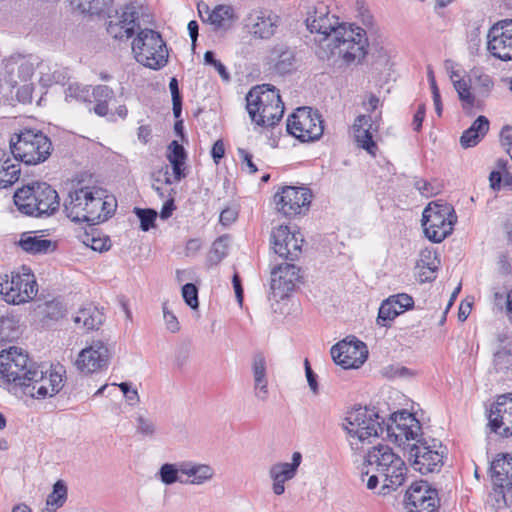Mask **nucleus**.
Returning a JSON list of instances; mask_svg holds the SVG:
<instances>
[{
	"label": "nucleus",
	"instance_id": "obj_43",
	"mask_svg": "<svg viewBox=\"0 0 512 512\" xmlns=\"http://www.w3.org/2000/svg\"><path fill=\"white\" fill-rule=\"evenodd\" d=\"M181 462L178 464L174 463H165L163 464L159 471L158 475L162 483L165 485H172L176 482L183 483V480L179 477L181 474Z\"/></svg>",
	"mask_w": 512,
	"mask_h": 512
},
{
	"label": "nucleus",
	"instance_id": "obj_8",
	"mask_svg": "<svg viewBox=\"0 0 512 512\" xmlns=\"http://www.w3.org/2000/svg\"><path fill=\"white\" fill-rule=\"evenodd\" d=\"M136 61L150 69H160L168 62V51L161 35L152 29H142L132 42Z\"/></svg>",
	"mask_w": 512,
	"mask_h": 512
},
{
	"label": "nucleus",
	"instance_id": "obj_52",
	"mask_svg": "<svg viewBox=\"0 0 512 512\" xmlns=\"http://www.w3.org/2000/svg\"><path fill=\"white\" fill-rule=\"evenodd\" d=\"M475 78V85L484 95H488L494 86L493 79L488 75L479 70L473 71Z\"/></svg>",
	"mask_w": 512,
	"mask_h": 512
},
{
	"label": "nucleus",
	"instance_id": "obj_29",
	"mask_svg": "<svg viewBox=\"0 0 512 512\" xmlns=\"http://www.w3.org/2000/svg\"><path fill=\"white\" fill-rule=\"evenodd\" d=\"M181 475L187 476L183 480L184 484L204 485L210 482L215 476V470L208 464L196 463L191 461L181 462Z\"/></svg>",
	"mask_w": 512,
	"mask_h": 512
},
{
	"label": "nucleus",
	"instance_id": "obj_62",
	"mask_svg": "<svg viewBox=\"0 0 512 512\" xmlns=\"http://www.w3.org/2000/svg\"><path fill=\"white\" fill-rule=\"evenodd\" d=\"M483 137L477 133L465 130L460 137V144L464 149L476 146Z\"/></svg>",
	"mask_w": 512,
	"mask_h": 512
},
{
	"label": "nucleus",
	"instance_id": "obj_18",
	"mask_svg": "<svg viewBox=\"0 0 512 512\" xmlns=\"http://www.w3.org/2000/svg\"><path fill=\"white\" fill-rule=\"evenodd\" d=\"M111 359V351L101 340L93 341L82 349L76 358V368L84 374H91L107 369Z\"/></svg>",
	"mask_w": 512,
	"mask_h": 512
},
{
	"label": "nucleus",
	"instance_id": "obj_45",
	"mask_svg": "<svg viewBox=\"0 0 512 512\" xmlns=\"http://www.w3.org/2000/svg\"><path fill=\"white\" fill-rule=\"evenodd\" d=\"M38 79V82L42 86H50L54 82V76L51 73L50 66L44 62L39 61L35 58V76Z\"/></svg>",
	"mask_w": 512,
	"mask_h": 512
},
{
	"label": "nucleus",
	"instance_id": "obj_1",
	"mask_svg": "<svg viewBox=\"0 0 512 512\" xmlns=\"http://www.w3.org/2000/svg\"><path fill=\"white\" fill-rule=\"evenodd\" d=\"M306 26L315 34L316 53L322 60L341 58L346 64L360 63L368 52L366 31L354 24L340 21L323 2H317L307 11Z\"/></svg>",
	"mask_w": 512,
	"mask_h": 512
},
{
	"label": "nucleus",
	"instance_id": "obj_7",
	"mask_svg": "<svg viewBox=\"0 0 512 512\" xmlns=\"http://www.w3.org/2000/svg\"><path fill=\"white\" fill-rule=\"evenodd\" d=\"M28 355L18 347H10L0 353V379L15 394L22 393L30 377L32 366Z\"/></svg>",
	"mask_w": 512,
	"mask_h": 512
},
{
	"label": "nucleus",
	"instance_id": "obj_34",
	"mask_svg": "<svg viewBox=\"0 0 512 512\" xmlns=\"http://www.w3.org/2000/svg\"><path fill=\"white\" fill-rule=\"evenodd\" d=\"M206 13L208 14L207 21L215 30L226 31L237 20L234 9L229 5H218L212 11H209L208 6H206Z\"/></svg>",
	"mask_w": 512,
	"mask_h": 512
},
{
	"label": "nucleus",
	"instance_id": "obj_5",
	"mask_svg": "<svg viewBox=\"0 0 512 512\" xmlns=\"http://www.w3.org/2000/svg\"><path fill=\"white\" fill-rule=\"evenodd\" d=\"M11 153L26 165L45 162L52 151L51 140L40 130L23 129L10 138Z\"/></svg>",
	"mask_w": 512,
	"mask_h": 512
},
{
	"label": "nucleus",
	"instance_id": "obj_64",
	"mask_svg": "<svg viewBox=\"0 0 512 512\" xmlns=\"http://www.w3.org/2000/svg\"><path fill=\"white\" fill-rule=\"evenodd\" d=\"M211 254L215 255L216 261H221L227 254L226 245L222 238L217 239L211 249Z\"/></svg>",
	"mask_w": 512,
	"mask_h": 512
},
{
	"label": "nucleus",
	"instance_id": "obj_25",
	"mask_svg": "<svg viewBox=\"0 0 512 512\" xmlns=\"http://www.w3.org/2000/svg\"><path fill=\"white\" fill-rule=\"evenodd\" d=\"M300 279V270L294 264L283 263L271 270L270 288L275 298L283 299Z\"/></svg>",
	"mask_w": 512,
	"mask_h": 512
},
{
	"label": "nucleus",
	"instance_id": "obj_54",
	"mask_svg": "<svg viewBox=\"0 0 512 512\" xmlns=\"http://www.w3.org/2000/svg\"><path fill=\"white\" fill-rule=\"evenodd\" d=\"M90 93L95 102H108L113 97V90L107 85L90 86Z\"/></svg>",
	"mask_w": 512,
	"mask_h": 512
},
{
	"label": "nucleus",
	"instance_id": "obj_59",
	"mask_svg": "<svg viewBox=\"0 0 512 512\" xmlns=\"http://www.w3.org/2000/svg\"><path fill=\"white\" fill-rule=\"evenodd\" d=\"M415 188L425 197H432L439 192V188L424 179L415 181Z\"/></svg>",
	"mask_w": 512,
	"mask_h": 512
},
{
	"label": "nucleus",
	"instance_id": "obj_31",
	"mask_svg": "<svg viewBox=\"0 0 512 512\" xmlns=\"http://www.w3.org/2000/svg\"><path fill=\"white\" fill-rule=\"evenodd\" d=\"M266 370L265 357L260 353L254 355L252 359V373L255 397L261 401H266L268 398V380Z\"/></svg>",
	"mask_w": 512,
	"mask_h": 512
},
{
	"label": "nucleus",
	"instance_id": "obj_27",
	"mask_svg": "<svg viewBox=\"0 0 512 512\" xmlns=\"http://www.w3.org/2000/svg\"><path fill=\"white\" fill-rule=\"evenodd\" d=\"M387 432L389 435L395 436L397 441L405 439L415 440L418 443V440L424 439L420 422L413 414L405 411L395 414L392 423L387 425Z\"/></svg>",
	"mask_w": 512,
	"mask_h": 512
},
{
	"label": "nucleus",
	"instance_id": "obj_46",
	"mask_svg": "<svg viewBox=\"0 0 512 512\" xmlns=\"http://www.w3.org/2000/svg\"><path fill=\"white\" fill-rule=\"evenodd\" d=\"M453 86L458 94L459 99L462 101L463 106L470 108L473 107L475 104V97L470 91V84L462 78Z\"/></svg>",
	"mask_w": 512,
	"mask_h": 512
},
{
	"label": "nucleus",
	"instance_id": "obj_13",
	"mask_svg": "<svg viewBox=\"0 0 512 512\" xmlns=\"http://www.w3.org/2000/svg\"><path fill=\"white\" fill-rule=\"evenodd\" d=\"M446 448L437 439H422L409 450L412 467L421 474L439 472L444 464Z\"/></svg>",
	"mask_w": 512,
	"mask_h": 512
},
{
	"label": "nucleus",
	"instance_id": "obj_63",
	"mask_svg": "<svg viewBox=\"0 0 512 512\" xmlns=\"http://www.w3.org/2000/svg\"><path fill=\"white\" fill-rule=\"evenodd\" d=\"M237 217H238V211L236 209L226 208V209L222 210V212L220 213L219 220L223 226H229L230 224L235 222Z\"/></svg>",
	"mask_w": 512,
	"mask_h": 512
},
{
	"label": "nucleus",
	"instance_id": "obj_19",
	"mask_svg": "<svg viewBox=\"0 0 512 512\" xmlns=\"http://www.w3.org/2000/svg\"><path fill=\"white\" fill-rule=\"evenodd\" d=\"M280 22V17L272 10L258 9L244 19V28L253 38L267 40L275 35Z\"/></svg>",
	"mask_w": 512,
	"mask_h": 512
},
{
	"label": "nucleus",
	"instance_id": "obj_20",
	"mask_svg": "<svg viewBox=\"0 0 512 512\" xmlns=\"http://www.w3.org/2000/svg\"><path fill=\"white\" fill-rule=\"evenodd\" d=\"M438 503L437 491L427 482L413 483L406 491L405 507L408 512H436Z\"/></svg>",
	"mask_w": 512,
	"mask_h": 512
},
{
	"label": "nucleus",
	"instance_id": "obj_10",
	"mask_svg": "<svg viewBox=\"0 0 512 512\" xmlns=\"http://www.w3.org/2000/svg\"><path fill=\"white\" fill-rule=\"evenodd\" d=\"M64 373L63 367H50L44 370L43 366H32L30 377L22 394L32 398L44 399L46 397H53L58 394L64 386Z\"/></svg>",
	"mask_w": 512,
	"mask_h": 512
},
{
	"label": "nucleus",
	"instance_id": "obj_15",
	"mask_svg": "<svg viewBox=\"0 0 512 512\" xmlns=\"http://www.w3.org/2000/svg\"><path fill=\"white\" fill-rule=\"evenodd\" d=\"M331 355L344 369L359 368L368 357V349L364 342L350 336L332 346Z\"/></svg>",
	"mask_w": 512,
	"mask_h": 512
},
{
	"label": "nucleus",
	"instance_id": "obj_42",
	"mask_svg": "<svg viewBox=\"0 0 512 512\" xmlns=\"http://www.w3.org/2000/svg\"><path fill=\"white\" fill-rule=\"evenodd\" d=\"M66 101H78L91 103V93L89 85L71 83L65 90Z\"/></svg>",
	"mask_w": 512,
	"mask_h": 512
},
{
	"label": "nucleus",
	"instance_id": "obj_36",
	"mask_svg": "<svg viewBox=\"0 0 512 512\" xmlns=\"http://www.w3.org/2000/svg\"><path fill=\"white\" fill-rule=\"evenodd\" d=\"M167 158L172 166L174 181L179 182L185 178L186 153L183 146L175 140L172 141L168 147Z\"/></svg>",
	"mask_w": 512,
	"mask_h": 512
},
{
	"label": "nucleus",
	"instance_id": "obj_22",
	"mask_svg": "<svg viewBox=\"0 0 512 512\" xmlns=\"http://www.w3.org/2000/svg\"><path fill=\"white\" fill-rule=\"evenodd\" d=\"M304 240L299 232H291L288 226L280 225L273 229L271 243L274 252L280 257L294 261L301 253Z\"/></svg>",
	"mask_w": 512,
	"mask_h": 512
},
{
	"label": "nucleus",
	"instance_id": "obj_48",
	"mask_svg": "<svg viewBox=\"0 0 512 512\" xmlns=\"http://www.w3.org/2000/svg\"><path fill=\"white\" fill-rule=\"evenodd\" d=\"M439 265L440 260L433 250L428 248L421 250L416 268L438 269Z\"/></svg>",
	"mask_w": 512,
	"mask_h": 512
},
{
	"label": "nucleus",
	"instance_id": "obj_32",
	"mask_svg": "<svg viewBox=\"0 0 512 512\" xmlns=\"http://www.w3.org/2000/svg\"><path fill=\"white\" fill-rule=\"evenodd\" d=\"M270 60L274 64L277 73L284 75L295 68V53L284 44L275 45L270 52Z\"/></svg>",
	"mask_w": 512,
	"mask_h": 512
},
{
	"label": "nucleus",
	"instance_id": "obj_57",
	"mask_svg": "<svg viewBox=\"0 0 512 512\" xmlns=\"http://www.w3.org/2000/svg\"><path fill=\"white\" fill-rule=\"evenodd\" d=\"M237 152L241 160L242 170L249 174L256 173L258 169L255 163L252 161V155L243 148H238Z\"/></svg>",
	"mask_w": 512,
	"mask_h": 512
},
{
	"label": "nucleus",
	"instance_id": "obj_61",
	"mask_svg": "<svg viewBox=\"0 0 512 512\" xmlns=\"http://www.w3.org/2000/svg\"><path fill=\"white\" fill-rule=\"evenodd\" d=\"M467 130L484 137L489 130V121L485 116H479Z\"/></svg>",
	"mask_w": 512,
	"mask_h": 512
},
{
	"label": "nucleus",
	"instance_id": "obj_4",
	"mask_svg": "<svg viewBox=\"0 0 512 512\" xmlns=\"http://www.w3.org/2000/svg\"><path fill=\"white\" fill-rule=\"evenodd\" d=\"M18 210L34 217L50 216L60 206L57 191L44 182H33L19 188L14 194Z\"/></svg>",
	"mask_w": 512,
	"mask_h": 512
},
{
	"label": "nucleus",
	"instance_id": "obj_44",
	"mask_svg": "<svg viewBox=\"0 0 512 512\" xmlns=\"http://www.w3.org/2000/svg\"><path fill=\"white\" fill-rule=\"evenodd\" d=\"M493 365L496 372H507L512 370V353L502 348L494 353Z\"/></svg>",
	"mask_w": 512,
	"mask_h": 512
},
{
	"label": "nucleus",
	"instance_id": "obj_50",
	"mask_svg": "<svg viewBox=\"0 0 512 512\" xmlns=\"http://www.w3.org/2000/svg\"><path fill=\"white\" fill-rule=\"evenodd\" d=\"M136 431L145 437H152L156 432L155 422L142 414L136 418Z\"/></svg>",
	"mask_w": 512,
	"mask_h": 512
},
{
	"label": "nucleus",
	"instance_id": "obj_16",
	"mask_svg": "<svg viewBox=\"0 0 512 512\" xmlns=\"http://www.w3.org/2000/svg\"><path fill=\"white\" fill-rule=\"evenodd\" d=\"M487 51L501 61H512V19L500 20L490 27Z\"/></svg>",
	"mask_w": 512,
	"mask_h": 512
},
{
	"label": "nucleus",
	"instance_id": "obj_35",
	"mask_svg": "<svg viewBox=\"0 0 512 512\" xmlns=\"http://www.w3.org/2000/svg\"><path fill=\"white\" fill-rule=\"evenodd\" d=\"M19 246L31 254H46L53 251L56 247L55 243L51 240L44 239L33 232L23 233L19 240Z\"/></svg>",
	"mask_w": 512,
	"mask_h": 512
},
{
	"label": "nucleus",
	"instance_id": "obj_30",
	"mask_svg": "<svg viewBox=\"0 0 512 512\" xmlns=\"http://www.w3.org/2000/svg\"><path fill=\"white\" fill-rule=\"evenodd\" d=\"M370 122L371 118L369 116L359 115L354 121L353 130L358 146L366 150L369 154L375 155L377 145L373 141V136L370 131L372 124Z\"/></svg>",
	"mask_w": 512,
	"mask_h": 512
},
{
	"label": "nucleus",
	"instance_id": "obj_28",
	"mask_svg": "<svg viewBox=\"0 0 512 512\" xmlns=\"http://www.w3.org/2000/svg\"><path fill=\"white\" fill-rule=\"evenodd\" d=\"M279 102V93L274 86L263 84L253 87L246 96V108L251 120L259 116L269 102Z\"/></svg>",
	"mask_w": 512,
	"mask_h": 512
},
{
	"label": "nucleus",
	"instance_id": "obj_39",
	"mask_svg": "<svg viewBox=\"0 0 512 512\" xmlns=\"http://www.w3.org/2000/svg\"><path fill=\"white\" fill-rule=\"evenodd\" d=\"M67 487L63 481H57L53 486V491L48 495L46 500V511L55 512L66 501Z\"/></svg>",
	"mask_w": 512,
	"mask_h": 512
},
{
	"label": "nucleus",
	"instance_id": "obj_55",
	"mask_svg": "<svg viewBox=\"0 0 512 512\" xmlns=\"http://www.w3.org/2000/svg\"><path fill=\"white\" fill-rule=\"evenodd\" d=\"M162 310L166 329L171 333H177L180 330V323L176 315L169 310L167 303H163Z\"/></svg>",
	"mask_w": 512,
	"mask_h": 512
},
{
	"label": "nucleus",
	"instance_id": "obj_40",
	"mask_svg": "<svg viewBox=\"0 0 512 512\" xmlns=\"http://www.w3.org/2000/svg\"><path fill=\"white\" fill-rule=\"evenodd\" d=\"M393 303L394 300H390L387 298L384 300L378 311V317H377V324L383 327H389L391 325V322L402 312H399V309L397 306H395Z\"/></svg>",
	"mask_w": 512,
	"mask_h": 512
},
{
	"label": "nucleus",
	"instance_id": "obj_56",
	"mask_svg": "<svg viewBox=\"0 0 512 512\" xmlns=\"http://www.w3.org/2000/svg\"><path fill=\"white\" fill-rule=\"evenodd\" d=\"M204 62L205 64L212 65L219 73L221 78L224 81H228L230 76L226 70V67L215 58V55L212 51H206L204 54Z\"/></svg>",
	"mask_w": 512,
	"mask_h": 512
},
{
	"label": "nucleus",
	"instance_id": "obj_38",
	"mask_svg": "<svg viewBox=\"0 0 512 512\" xmlns=\"http://www.w3.org/2000/svg\"><path fill=\"white\" fill-rule=\"evenodd\" d=\"M284 114V104L279 97V102H272L263 108L259 116L256 115L255 120H252L259 126L270 127L277 124Z\"/></svg>",
	"mask_w": 512,
	"mask_h": 512
},
{
	"label": "nucleus",
	"instance_id": "obj_9",
	"mask_svg": "<svg viewBox=\"0 0 512 512\" xmlns=\"http://www.w3.org/2000/svg\"><path fill=\"white\" fill-rule=\"evenodd\" d=\"M0 275V295L9 304L19 305L30 302L38 292L36 278L29 269Z\"/></svg>",
	"mask_w": 512,
	"mask_h": 512
},
{
	"label": "nucleus",
	"instance_id": "obj_51",
	"mask_svg": "<svg viewBox=\"0 0 512 512\" xmlns=\"http://www.w3.org/2000/svg\"><path fill=\"white\" fill-rule=\"evenodd\" d=\"M135 214L140 220V228L143 231H148L154 225L157 213L152 209L135 208Z\"/></svg>",
	"mask_w": 512,
	"mask_h": 512
},
{
	"label": "nucleus",
	"instance_id": "obj_21",
	"mask_svg": "<svg viewBox=\"0 0 512 512\" xmlns=\"http://www.w3.org/2000/svg\"><path fill=\"white\" fill-rule=\"evenodd\" d=\"M301 462V453L294 452L290 462L278 461L270 465L267 475L271 483V491L275 496L285 493L286 484L296 477Z\"/></svg>",
	"mask_w": 512,
	"mask_h": 512
},
{
	"label": "nucleus",
	"instance_id": "obj_33",
	"mask_svg": "<svg viewBox=\"0 0 512 512\" xmlns=\"http://www.w3.org/2000/svg\"><path fill=\"white\" fill-rule=\"evenodd\" d=\"M20 174L18 161L11 159L5 150L0 149V189L12 186L18 181Z\"/></svg>",
	"mask_w": 512,
	"mask_h": 512
},
{
	"label": "nucleus",
	"instance_id": "obj_47",
	"mask_svg": "<svg viewBox=\"0 0 512 512\" xmlns=\"http://www.w3.org/2000/svg\"><path fill=\"white\" fill-rule=\"evenodd\" d=\"M453 86L458 94L459 99L462 101L463 106L470 108L473 107L475 104V97L470 91V84L462 78Z\"/></svg>",
	"mask_w": 512,
	"mask_h": 512
},
{
	"label": "nucleus",
	"instance_id": "obj_3",
	"mask_svg": "<svg viewBox=\"0 0 512 512\" xmlns=\"http://www.w3.org/2000/svg\"><path fill=\"white\" fill-rule=\"evenodd\" d=\"M117 208L114 196L99 187L84 186L69 192L64 201V211L74 222L95 225L108 220Z\"/></svg>",
	"mask_w": 512,
	"mask_h": 512
},
{
	"label": "nucleus",
	"instance_id": "obj_14",
	"mask_svg": "<svg viewBox=\"0 0 512 512\" xmlns=\"http://www.w3.org/2000/svg\"><path fill=\"white\" fill-rule=\"evenodd\" d=\"M287 131L302 142L319 139L324 131L321 116L310 107H300L289 116Z\"/></svg>",
	"mask_w": 512,
	"mask_h": 512
},
{
	"label": "nucleus",
	"instance_id": "obj_6",
	"mask_svg": "<svg viewBox=\"0 0 512 512\" xmlns=\"http://www.w3.org/2000/svg\"><path fill=\"white\" fill-rule=\"evenodd\" d=\"M379 419V415L367 407H358L347 413L343 428L352 449L358 450L365 443L370 444L383 433L384 428Z\"/></svg>",
	"mask_w": 512,
	"mask_h": 512
},
{
	"label": "nucleus",
	"instance_id": "obj_12",
	"mask_svg": "<svg viewBox=\"0 0 512 512\" xmlns=\"http://www.w3.org/2000/svg\"><path fill=\"white\" fill-rule=\"evenodd\" d=\"M4 71L6 81L12 88L23 84L17 93L19 100L22 102L30 100L35 76V58L20 54L12 55L5 59Z\"/></svg>",
	"mask_w": 512,
	"mask_h": 512
},
{
	"label": "nucleus",
	"instance_id": "obj_37",
	"mask_svg": "<svg viewBox=\"0 0 512 512\" xmlns=\"http://www.w3.org/2000/svg\"><path fill=\"white\" fill-rule=\"evenodd\" d=\"M74 323L86 330L98 329L103 322V314L94 306L81 308L74 316Z\"/></svg>",
	"mask_w": 512,
	"mask_h": 512
},
{
	"label": "nucleus",
	"instance_id": "obj_24",
	"mask_svg": "<svg viewBox=\"0 0 512 512\" xmlns=\"http://www.w3.org/2000/svg\"><path fill=\"white\" fill-rule=\"evenodd\" d=\"M491 478L494 485V498L500 507L507 505L504 490L512 488V457L499 455L491 464Z\"/></svg>",
	"mask_w": 512,
	"mask_h": 512
},
{
	"label": "nucleus",
	"instance_id": "obj_26",
	"mask_svg": "<svg viewBox=\"0 0 512 512\" xmlns=\"http://www.w3.org/2000/svg\"><path fill=\"white\" fill-rule=\"evenodd\" d=\"M489 426L501 436H512V394L497 398L489 413Z\"/></svg>",
	"mask_w": 512,
	"mask_h": 512
},
{
	"label": "nucleus",
	"instance_id": "obj_2",
	"mask_svg": "<svg viewBox=\"0 0 512 512\" xmlns=\"http://www.w3.org/2000/svg\"><path fill=\"white\" fill-rule=\"evenodd\" d=\"M408 468L404 460L389 445L379 444L368 450L362 464V480L369 490L379 486L377 494L386 496L402 486Z\"/></svg>",
	"mask_w": 512,
	"mask_h": 512
},
{
	"label": "nucleus",
	"instance_id": "obj_60",
	"mask_svg": "<svg viewBox=\"0 0 512 512\" xmlns=\"http://www.w3.org/2000/svg\"><path fill=\"white\" fill-rule=\"evenodd\" d=\"M120 390L123 392L127 402L130 405H136L139 403L140 398L137 390L135 388H132L131 385L127 382H122L117 385Z\"/></svg>",
	"mask_w": 512,
	"mask_h": 512
},
{
	"label": "nucleus",
	"instance_id": "obj_49",
	"mask_svg": "<svg viewBox=\"0 0 512 512\" xmlns=\"http://www.w3.org/2000/svg\"><path fill=\"white\" fill-rule=\"evenodd\" d=\"M156 182H163L165 185H171L174 181V178L172 179L169 173V169L166 166L165 168H162L155 172L153 174V183L152 188L157 192V194L164 198L166 197L165 192L163 191V187L161 185H157Z\"/></svg>",
	"mask_w": 512,
	"mask_h": 512
},
{
	"label": "nucleus",
	"instance_id": "obj_11",
	"mask_svg": "<svg viewBox=\"0 0 512 512\" xmlns=\"http://www.w3.org/2000/svg\"><path fill=\"white\" fill-rule=\"evenodd\" d=\"M456 221L454 208L448 204L430 203L422 214L424 233L435 243H440L452 233Z\"/></svg>",
	"mask_w": 512,
	"mask_h": 512
},
{
	"label": "nucleus",
	"instance_id": "obj_53",
	"mask_svg": "<svg viewBox=\"0 0 512 512\" xmlns=\"http://www.w3.org/2000/svg\"><path fill=\"white\" fill-rule=\"evenodd\" d=\"M182 296L192 309L198 308V290L192 283H187L182 287Z\"/></svg>",
	"mask_w": 512,
	"mask_h": 512
},
{
	"label": "nucleus",
	"instance_id": "obj_17",
	"mask_svg": "<svg viewBox=\"0 0 512 512\" xmlns=\"http://www.w3.org/2000/svg\"><path fill=\"white\" fill-rule=\"evenodd\" d=\"M312 194L308 188L285 186L274 196L277 211L284 216H295L308 210Z\"/></svg>",
	"mask_w": 512,
	"mask_h": 512
},
{
	"label": "nucleus",
	"instance_id": "obj_23",
	"mask_svg": "<svg viewBox=\"0 0 512 512\" xmlns=\"http://www.w3.org/2000/svg\"><path fill=\"white\" fill-rule=\"evenodd\" d=\"M140 7L134 3H130L116 12L114 18L110 17L107 25L108 34L116 40H127L131 38L135 32L136 24L139 18Z\"/></svg>",
	"mask_w": 512,
	"mask_h": 512
},
{
	"label": "nucleus",
	"instance_id": "obj_58",
	"mask_svg": "<svg viewBox=\"0 0 512 512\" xmlns=\"http://www.w3.org/2000/svg\"><path fill=\"white\" fill-rule=\"evenodd\" d=\"M390 300H394L395 303H393L395 306L398 307L399 312H405L406 310L413 307L414 301L413 298L405 293L392 295L389 297Z\"/></svg>",
	"mask_w": 512,
	"mask_h": 512
},
{
	"label": "nucleus",
	"instance_id": "obj_41",
	"mask_svg": "<svg viewBox=\"0 0 512 512\" xmlns=\"http://www.w3.org/2000/svg\"><path fill=\"white\" fill-rule=\"evenodd\" d=\"M83 13L100 14L112 4V0H71Z\"/></svg>",
	"mask_w": 512,
	"mask_h": 512
}]
</instances>
